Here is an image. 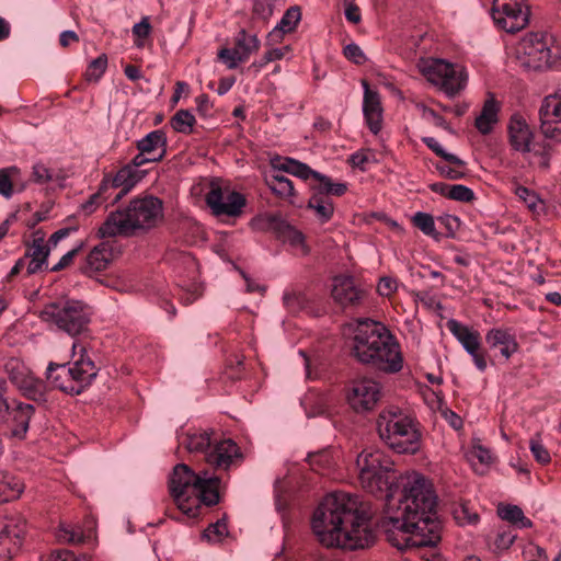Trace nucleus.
<instances>
[{
  "mask_svg": "<svg viewBox=\"0 0 561 561\" xmlns=\"http://www.w3.org/2000/svg\"><path fill=\"white\" fill-rule=\"evenodd\" d=\"M244 61L259 50L260 41L255 34H249L245 30H240L234 38V47Z\"/></svg>",
  "mask_w": 561,
  "mask_h": 561,
  "instance_id": "obj_34",
  "label": "nucleus"
},
{
  "mask_svg": "<svg viewBox=\"0 0 561 561\" xmlns=\"http://www.w3.org/2000/svg\"><path fill=\"white\" fill-rule=\"evenodd\" d=\"M497 514L503 520H507L518 528H529L533 523L524 515L523 510L517 505H499Z\"/></svg>",
  "mask_w": 561,
  "mask_h": 561,
  "instance_id": "obj_38",
  "label": "nucleus"
},
{
  "mask_svg": "<svg viewBox=\"0 0 561 561\" xmlns=\"http://www.w3.org/2000/svg\"><path fill=\"white\" fill-rule=\"evenodd\" d=\"M58 538L65 542L79 545L84 541V535L79 527L61 525L58 529Z\"/></svg>",
  "mask_w": 561,
  "mask_h": 561,
  "instance_id": "obj_47",
  "label": "nucleus"
},
{
  "mask_svg": "<svg viewBox=\"0 0 561 561\" xmlns=\"http://www.w3.org/2000/svg\"><path fill=\"white\" fill-rule=\"evenodd\" d=\"M539 116L542 135L561 141V94L547 95L540 105Z\"/></svg>",
  "mask_w": 561,
  "mask_h": 561,
  "instance_id": "obj_20",
  "label": "nucleus"
},
{
  "mask_svg": "<svg viewBox=\"0 0 561 561\" xmlns=\"http://www.w3.org/2000/svg\"><path fill=\"white\" fill-rule=\"evenodd\" d=\"M163 217V202L159 197L137 196L126 207L110 213L98 234L100 238L131 237L156 228Z\"/></svg>",
  "mask_w": 561,
  "mask_h": 561,
  "instance_id": "obj_5",
  "label": "nucleus"
},
{
  "mask_svg": "<svg viewBox=\"0 0 561 561\" xmlns=\"http://www.w3.org/2000/svg\"><path fill=\"white\" fill-rule=\"evenodd\" d=\"M278 170L305 181L311 178L313 180L312 183H322L323 181L321 178H329L325 174L312 170L308 164L293 158H286L284 162L279 164Z\"/></svg>",
  "mask_w": 561,
  "mask_h": 561,
  "instance_id": "obj_32",
  "label": "nucleus"
},
{
  "mask_svg": "<svg viewBox=\"0 0 561 561\" xmlns=\"http://www.w3.org/2000/svg\"><path fill=\"white\" fill-rule=\"evenodd\" d=\"M471 461L474 463V460H478L481 465H490L493 460L491 451L482 446H477L471 451Z\"/></svg>",
  "mask_w": 561,
  "mask_h": 561,
  "instance_id": "obj_60",
  "label": "nucleus"
},
{
  "mask_svg": "<svg viewBox=\"0 0 561 561\" xmlns=\"http://www.w3.org/2000/svg\"><path fill=\"white\" fill-rule=\"evenodd\" d=\"M278 237L283 238L285 242L297 249L301 255H307L309 253V248L306 244L302 232L290 226L288 222H286V228H284L283 232Z\"/></svg>",
  "mask_w": 561,
  "mask_h": 561,
  "instance_id": "obj_41",
  "label": "nucleus"
},
{
  "mask_svg": "<svg viewBox=\"0 0 561 561\" xmlns=\"http://www.w3.org/2000/svg\"><path fill=\"white\" fill-rule=\"evenodd\" d=\"M137 149L156 162L161 161L167 153V136L161 129H156L147 134L137 141Z\"/></svg>",
  "mask_w": 561,
  "mask_h": 561,
  "instance_id": "obj_28",
  "label": "nucleus"
},
{
  "mask_svg": "<svg viewBox=\"0 0 561 561\" xmlns=\"http://www.w3.org/2000/svg\"><path fill=\"white\" fill-rule=\"evenodd\" d=\"M69 364H54L49 363L46 369L47 380L59 390L68 393V390L65 388L66 385H72V377L68 375Z\"/></svg>",
  "mask_w": 561,
  "mask_h": 561,
  "instance_id": "obj_36",
  "label": "nucleus"
},
{
  "mask_svg": "<svg viewBox=\"0 0 561 561\" xmlns=\"http://www.w3.org/2000/svg\"><path fill=\"white\" fill-rule=\"evenodd\" d=\"M21 174L22 171L16 165L0 169V195L10 199L14 194V183Z\"/></svg>",
  "mask_w": 561,
  "mask_h": 561,
  "instance_id": "obj_39",
  "label": "nucleus"
},
{
  "mask_svg": "<svg viewBox=\"0 0 561 561\" xmlns=\"http://www.w3.org/2000/svg\"><path fill=\"white\" fill-rule=\"evenodd\" d=\"M286 220L280 215L265 214L252 219L251 226L257 231H272L279 236L286 228Z\"/></svg>",
  "mask_w": 561,
  "mask_h": 561,
  "instance_id": "obj_35",
  "label": "nucleus"
},
{
  "mask_svg": "<svg viewBox=\"0 0 561 561\" xmlns=\"http://www.w3.org/2000/svg\"><path fill=\"white\" fill-rule=\"evenodd\" d=\"M360 485L375 496L385 497L390 506L397 479L394 462L382 450L366 448L356 459Z\"/></svg>",
  "mask_w": 561,
  "mask_h": 561,
  "instance_id": "obj_6",
  "label": "nucleus"
},
{
  "mask_svg": "<svg viewBox=\"0 0 561 561\" xmlns=\"http://www.w3.org/2000/svg\"><path fill=\"white\" fill-rule=\"evenodd\" d=\"M364 88L363 114L369 130L377 135L381 129L382 106L379 93L371 90L366 80L362 81Z\"/></svg>",
  "mask_w": 561,
  "mask_h": 561,
  "instance_id": "obj_24",
  "label": "nucleus"
},
{
  "mask_svg": "<svg viewBox=\"0 0 561 561\" xmlns=\"http://www.w3.org/2000/svg\"><path fill=\"white\" fill-rule=\"evenodd\" d=\"M491 15L494 23L507 33L519 32L529 22V9L524 0H494Z\"/></svg>",
  "mask_w": 561,
  "mask_h": 561,
  "instance_id": "obj_15",
  "label": "nucleus"
},
{
  "mask_svg": "<svg viewBox=\"0 0 561 561\" xmlns=\"http://www.w3.org/2000/svg\"><path fill=\"white\" fill-rule=\"evenodd\" d=\"M515 194L534 214H538L542 209V201L534 191H530L526 186L517 185Z\"/></svg>",
  "mask_w": 561,
  "mask_h": 561,
  "instance_id": "obj_45",
  "label": "nucleus"
},
{
  "mask_svg": "<svg viewBox=\"0 0 561 561\" xmlns=\"http://www.w3.org/2000/svg\"><path fill=\"white\" fill-rule=\"evenodd\" d=\"M370 517L366 504L357 495L332 492L314 510L311 528L318 540L328 548L366 549L376 541Z\"/></svg>",
  "mask_w": 561,
  "mask_h": 561,
  "instance_id": "obj_1",
  "label": "nucleus"
},
{
  "mask_svg": "<svg viewBox=\"0 0 561 561\" xmlns=\"http://www.w3.org/2000/svg\"><path fill=\"white\" fill-rule=\"evenodd\" d=\"M82 248V244L78 245L77 248L68 251L67 253H65L60 260L58 261L57 264H55L50 271L51 272H58V271H61L64 270L65 267H67L68 265H70V263L72 262L73 257L77 255V253L80 251V249Z\"/></svg>",
  "mask_w": 561,
  "mask_h": 561,
  "instance_id": "obj_63",
  "label": "nucleus"
},
{
  "mask_svg": "<svg viewBox=\"0 0 561 561\" xmlns=\"http://www.w3.org/2000/svg\"><path fill=\"white\" fill-rule=\"evenodd\" d=\"M322 183H310L311 196L308 201V209L312 210L320 224L329 222L334 215L332 196H342L347 191V184L333 182L331 178H321Z\"/></svg>",
  "mask_w": 561,
  "mask_h": 561,
  "instance_id": "obj_13",
  "label": "nucleus"
},
{
  "mask_svg": "<svg viewBox=\"0 0 561 561\" xmlns=\"http://www.w3.org/2000/svg\"><path fill=\"white\" fill-rule=\"evenodd\" d=\"M72 362L69 364L68 375L72 377V385L68 383L65 388L68 394L75 396L82 393L98 376V368L94 362L88 356L85 346L80 342H73Z\"/></svg>",
  "mask_w": 561,
  "mask_h": 561,
  "instance_id": "obj_14",
  "label": "nucleus"
},
{
  "mask_svg": "<svg viewBox=\"0 0 561 561\" xmlns=\"http://www.w3.org/2000/svg\"><path fill=\"white\" fill-rule=\"evenodd\" d=\"M301 19V11L299 7H290L286 10L280 21L274 27V30L268 34V37L277 38L282 37L283 34L289 33L295 30L297 24Z\"/></svg>",
  "mask_w": 561,
  "mask_h": 561,
  "instance_id": "obj_33",
  "label": "nucleus"
},
{
  "mask_svg": "<svg viewBox=\"0 0 561 561\" xmlns=\"http://www.w3.org/2000/svg\"><path fill=\"white\" fill-rule=\"evenodd\" d=\"M228 535V527L225 520H217L210 524L203 533L208 541L219 542Z\"/></svg>",
  "mask_w": 561,
  "mask_h": 561,
  "instance_id": "obj_49",
  "label": "nucleus"
},
{
  "mask_svg": "<svg viewBox=\"0 0 561 561\" xmlns=\"http://www.w3.org/2000/svg\"><path fill=\"white\" fill-rule=\"evenodd\" d=\"M510 145L518 152L526 153L531 150L533 131L520 114L512 115L508 123Z\"/></svg>",
  "mask_w": 561,
  "mask_h": 561,
  "instance_id": "obj_25",
  "label": "nucleus"
},
{
  "mask_svg": "<svg viewBox=\"0 0 561 561\" xmlns=\"http://www.w3.org/2000/svg\"><path fill=\"white\" fill-rule=\"evenodd\" d=\"M147 171H135L127 164L123 165L115 174L105 173L103 175V186L111 191L119 188V192L113 197L112 204L119 202L127 195L145 176Z\"/></svg>",
  "mask_w": 561,
  "mask_h": 561,
  "instance_id": "obj_21",
  "label": "nucleus"
},
{
  "mask_svg": "<svg viewBox=\"0 0 561 561\" xmlns=\"http://www.w3.org/2000/svg\"><path fill=\"white\" fill-rule=\"evenodd\" d=\"M421 73L448 98L459 94L467 85L468 75L463 67L444 59L422 58L417 62Z\"/></svg>",
  "mask_w": 561,
  "mask_h": 561,
  "instance_id": "obj_10",
  "label": "nucleus"
},
{
  "mask_svg": "<svg viewBox=\"0 0 561 561\" xmlns=\"http://www.w3.org/2000/svg\"><path fill=\"white\" fill-rule=\"evenodd\" d=\"M422 141L438 157L449 164H462V160L454 153L447 152L434 137H423Z\"/></svg>",
  "mask_w": 561,
  "mask_h": 561,
  "instance_id": "obj_46",
  "label": "nucleus"
},
{
  "mask_svg": "<svg viewBox=\"0 0 561 561\" xmlns=\"http://www.w3.org/2000/svg\"><path fill=\"white\" fill-rule=\"evenodd\" d=\"M523 65L533 70L552 67L561 59V39L549 33H530L522 42Z\"/></svg>",
  "mask_w": 561,
  "mask_h": 561,
  "instance_id": "obj_12",
  "label": "nucleus"
},
{
  "mask_svg": "<svg viewBox=\"0 0 561 561\" xmlns=\"http://www.w3.org/2000/svg\"><path fill=\"white\" fill-rule=\"evenodd\" d=\"M413 298L414 301L423 304L428 309L435 306L439 309L442 308L440 302H438L436 298L427 291H415L413 293Z\"/></svg>",
  "mask_w": 561,
  "mask_h": 561,
  "instance_id": "obj_62",
  "label": "nucleus"
},
{
  "mask_svg": "<svg viewBox=\"0 0 561 561\" xmlns=\"http://www.w3.org/2000/svg\"><path fill=\"white\" fill-rule=\"evenodd\" d=\"M112 192L108 187L103 186V179L99 185L98 191L92 194L88 201L81 204L80 209L85 215L94 213L103 203L111 198Z\"/></svg>",
  "mask_w": 561,
  "mask_h": 561,
  "instance_id": "obj_40",
  "label": "nucleus"
},
{
  "mask_svg": "<svg viewBox=\"0 0 561 561\" xmlns=\"http://www.w3.org/2000/svg\"><path fill=\"white\" fill-rule=\"evenodd\" d=\"M92 316V308L78 299L48 304L41 312L44 322L71 337L85 336L89 333Z\"/></svg>",
  "mask_w": 561,
  "mask_h": 561,
  "instance_id": "obj_8",
  "label": "nucleus"
},
{
  "mask_svg": "<svg viewBox=\"0 0 561 561\" xmlns=\"http://www.w3.org/2000/svg\"><path fill=\"white\" fill-rule=\"evenodd\" d=\"M455 518L461 525H474L479 520V515L477 513L470 512L468 506L461 505L458 510L455 511Z\"/></svg>",
  "mask_w": 561,
  "mask_h": 561,
  "instance_id": "obj_57",
  "label": "nucleus"
},
{
  "mask_svg": "<svg viewBox=\"0 0 561 561\" xmlns=\"http://www.w3.org/2000/svg\"><path fill=\"white\" fill-rule=\"evenodd\" d=\"M401 493L398 500L393 497L388 513L405 517L396 523L412 525V520L420 522L430 534H440V525L436 516L437 497L432 482L419 472H410L400 477Z\"/></svg>",
  "mask_w": 561,
  "mask_h": 561,
  "instance_id": "obj_3",
  "label": "nucleus"
},
{
  "mask_svg": "<svg viewBox=\"0 0 561 561\" xmlns=\"http://www.w3.org/2000/svg\"><path fill=\"white\" fill-rule=\"evenodd\" d=\"M352 354L362 364L386 373L396 374L403 367L400 345L382 323L369 318L358 319Z\"/></svg>",
  "mask_w": 561,
  "mask_h": 561,
  "instance_id": "obj_2",
  "label": "nucleus"
},
{
  "mask_svg": "<svg viewBox=\"0 0 561 561\" xmlns=\"http://www.w3.org/2000/svg\"><path fill=\"white\" fill-rule=\"evenodd\" d=\"M516 537L517 535L511 528L499 529L494 540L495 549L499 551L507 550L513 545Z\"/></svg>",
  "mask_w": 561,
  "mask_h": 561,
  "instance_id": "obj_52",
  "label": "nucleus"
},
{
  "mask_svg": "<svg viewBox=\"0 0 561 561\" xmlns=\"http://www.w3.org/2000/svg\"><path fill=\"white\" fill-rule=\"evenodd\" d=\"M34 411V405L28 403H19L15 408L9 409L5 422L13 437L19 439L25 437Z\"/></svg>",
  "mask_w": 561,
  "mask_h": 561,
  "instance_id": "obj_26",
  "label": "nucleus"
},
{
  "mask_svg": "<svg viewBox=\"0 0 561 561\" xmlns=\"http://www.w3.org/2000/svg\"><path fill=\"white\" fill-rule=\"evenodd\" d=\"M485 341L491 348L500 347L501 354L508 359L518 350L515 335L507 329L493 328L485 334Z\"/></svg>",
  "mask_w": 561,
  "mask_h": 561,
  "instance_id": "obj_29",
  "label": "nucleus"
},
{
  "mask_svg": "<svg viewBox=\"0 0 561 561\" xmlns=\"http://www.w3.org/2000/svg\"><path fill=\"white\" fill-rule=\"evenodd\" d=\"M56 179L54 170L48 168L43 161H36L32 165L31 181L34 184L47 185Z\"/></svg>",
  "mask_w": 561,
  "mask_h": 561,
  "instance_id": "obj_43",
  "label": "nucleus"
},
{
  "mask_svg": "<svg viewBox=\"0 0 561 561\" xmlns=\"http://www.w3.org/2000/svg\"><path fill=\"white\" fill-rule=\"evenodd\" d=\"M195 122L194 115L188 110H180L171 118V126L178 133L190 135Z\"/></svg>",
  "mask_w": 561,
  "mask_h": 561,
  "instance_id": "obj_42",
  "label": "nucleus"
},
{
  "mask_svg": "<svg viewBox=\"0 0 561 561\" xmlns=\"http://www.w3.org/2000/svg\"><path fill=\"white\" fill-rule=\"evenodd\" d=\"M379 438L397 454H415L421 447V433L414 419L399 408L383 409L377 419Z\"/></svg>",
  "mask_w": 561,
  "mask_h": 561,
  "instance_id": "obj_7",
  "label": "nucleus"
},
{
  "mask_svg": "<svg viewBox=\"0 0 561 561\" xmlns=\"http://www.w3.org/2000/svg\"><path fill=\"white\" fill-rule=\"evenodd\" d=\"M220 479L207 471L196 473L185 463H178L169 478V490L178 508L187 517L199 515L202 505L219 502Z\"/></svg>",
  "mask_w": 561,
  "mask_h": 561,
  "instance_id": "obj_4",
  "label": "nucleus"
},
{
  "mask_svg": "<svg viewBox=\"0 0 561 561\" xmlns=\"http://www.w3.org/2000/svg\"><path fill=\"white\" fill-rule=\"evenodd\" d=\"M113 260V249L108 242L95 245L87 255L80 270L85 275L104 271Z\"/></svg>",
  "mask_w": 561,
  "mask_h": 561,
  "instance_id": "obj_27",
  "label": "nucleus"
},
{
  "mask_svg": "<svg viewBox=\"0 0 561 561\" xmlns=\"http://www.w3.org/2000/svg\"><path fill=\"white\" fill-rule=\"evenodd\" d=\"M24 490V483L16 477L4 473L0 479V503L18 499Z\"/></svg>",
  "mask_w": 561,
  "mask_h": 561,
  "instance_id": "obj_37",
  "label": "nucleus"
},
{
  "mask_svg": "<svg viewBox=\"0 0 561 561\" xmlns=\"http://www.w3.org/2000/svg\"><path fill=\"white\" fill-rule=\"evenodd\" d=\"M205 201L211 213L217 217H237L242 213L247 203L244 195L229 187H221L216 181L210 183Z\"/></svg>",
  "mask_w": 561,
  "mask_h": 561,
  "instance_id": "obj_17",
  "label": "nucleus"
},
{
  "mask_svg": "<svg viewBox=\"0 0 561 561\" xmlns=\"http://www.w3.org/2000/svg\"><path fill=\"white\" fill-rule=\"evenodd\" d=\"M266 185L272 193L278 198L294 205L296 199V191L294 183L288 178L276 173L265 178Z\"/></svg>",
  "mask_w": 561,
  "mask_h": 561,
  "instance_id": "obj_31",
  "label": "nucleus"
},
{
  "mask_svg": "<svg viewBox=\"0 0 561 561\" xmlns=\"http://www.w3.org/2000/svg\"><path fill=\"white\" fill-rule=\"evenodd\" d=\"M275 5L272 1L254 0L253 12L257 18L267 20L273 15Z\"/></svg>",
  "mask_w": 561,
  "mask_h": 561,
  "instance_id": "obj_56",
  "label": "nucleus"
},
{
  "mask_svg": "<svg viewBox=\"0 0 561 561\" xmlns=\"http://www.w3.org/2000/svg\"><path fill=\"white\" fill-rule=\"evenodd\" d=\"M381 396V385L368 377L352 380L346 391L347 403L356 413L373 411Z\"/></svg>",
  "mask_w": 561,
  "mask_h": 561,
  "instance_id": "obj_16",
  "label": "nucleus"
},
{
  "mask_svg": "<svg viewBox=\"0 0 561 561\" xmlns=\"http://www.w3.org/2000/svg\"><path fill=\"white\" fill-rule=\"evenodd\" d=\"M529 449L537 462L541 465H547L550 462V454L548 449L543 446L539 434H536L529 440Z\"/></svg>",
  "mask_w": 561,
  "mask_h": 561,
  "instance_id": "obj_48",
  "label": "nucleus"
},
{
  "mask_svg": "<svg viewBox=\"0 0 561 561\" xmlns=\"http://www.w3.org/2000/svg\"><path fill=\"white\" fill-rule=\"evenodd\" d=\"M106 68L107 56L105 54H101L88 65L84 73L85 80L89 82H98L104 75Z\"/></svg>",
  "mask_w": 561,
  "mask_h": 561,
  "instance_id": "obj_44",
  "label": "nucleus"
},
{
  "mask_svg": "<svg viewBox=\"0 0 561 561\" xmlns=\"http://www.w3.org/2000/svg\"><path fill=\"white\" fill-rule=\"evenodd\" d=\"M449 199L462 202V203H469L474 199V193L473 191L462 184H451L450 191H449Z\"/></svg>",
  "mask_w": 561,
  "mask_h": 561,
  "instance_id": "obj_53",
  "label": "nucleus"
},
{
  "mask_svg": "<svg viewBox=\"0 0 561 561\" xmlns=\"http://www.w3.org/2000/svg\"><path fill=\"white\" fill-rule=\"evenodd\" d=\"M25 245L26 275L31 276L47 267L50 245L46 243L45 233L42 230H36L33 233L32 243H25Z\"/></svg>",
  "mask_w": 561,
  "mask_h": 561,
  "instance_id": "obj_22",
  "label": "nucleus"
},
{
  "mask_svg": "<svg viewBox=\"0 0 561 561\" xmlns=\"http://www.w3.org/2000/svg\"><path fill=\"white\" fill-rule=\"evenodd\" d=\"M405 517L388 513L382 520L388 541L399 550L411 548L435 547L440 540V534H430L427 528H423L420 522L412 520V525H400L396 523Z\"/></svg>",
  "mask_w": 561,
  "mask_h": 561,
  "instance_id": "obj_9",
  "label": "nucleus"
},
{
  "mask_svg": "<svg viewBox=\"0 0 561 561\" xmlns=\"http://www.w3.org/2000/svg\"><path fill=\"white\" fill-rule=\"evenodd\" d=\"M500 104L490 96L485 100L480 114L476 117L474 126L482 135L492 131L494 125L499 121Z\"/></svg>",
  "mask_w": 561,
  "mask_h": 561,
  "instance_id": "obj_30",
  "label": "nucleus"
},
{
  "mask_svg": "<svg viewBox=\"0 0 561 561\" xmlns=\"http://www.w3.org/2000/svg\"><path fill=\"white\" fill-rule=\"evenodd\" d=\"M26 520L21 515L0 517V561H9L21 549Z\"/></svg>",
  "mask_w": 561,
  "mask_h": 561,
  "instance_id": "obj_18",
  "label": "nucleus"
},
{
  "mask_svg": "<svg viewBox=\"0 0 561 561\" xmlns=\"http://www.w3.org/2000/svg\"><path fill=\"white\" fill-rule=\"evenodd\" d=\"M446 327L463 350L471 356L477 369L484 371L488 367L486 354L482 348L479 331L456 319H449L446 322Z\"/></svg>",
  "mask_w": 561,
  "mask_h": 561,
  "instance_id": "obj_19",
  "label": "nucleus"
},
{
  "mask_svg": "<svg viewBox=\"0 0 561 561\" xmlns=\"http://www.w3.org/2000/svg\"><path fill=\"white\" fill-rule=\"evenodd\" d=\"M185 446L190 453L204 454L205 461L219 470H228L236 459L242 457L240 448L232 439H224L211 445L208 432L187 435Z\"/></svg>",
  "mask_w": 561,
  "mask_h": 561,
  "instance_id": "obj_11",
  "label": "nucleus"
},
{
  "mask_svg": "<svg viewBox=\"0 0 561 561\" xmlns=\"http://www.w3.org/2000/svg\"><path fill=\"white\" fill-rule=\"evenodd\" d=\"M218 58L229 68L236 69L241 62H244L243 58L238 54L234 48H222L218 51Z\"/></svg>",
  "mask_w": 561,
  "mask_h": 561,
  "instance_id": "obj_54",
  "label": "nucleus"
},
{
  "mask_svg": "<svg viewBox=\"0 0 561 561\" xmlns=\"http://www.w3.org/2000/svg\"><path fill=\"white\" fill-rule=\"evenodd\" d=\"M50 561H91L85 554L76 556L69 550H60L51 554Z\"/></svg>",
  "mask_w": 561,
  "mask_h": 561,
  "instance_id": "obj_61",
  "label": "nucleus"
},
{
  "mask_svg": "<svg viewBox=\"0 0 561 561\" xmlns=\"http://www.w3.org/2000/svg\"><path fill=\"white\" fill-rule=\"evenodd\" d=\"M196 108L201 116L207 117L210 115V110L213 107L209 96L207 94H201L195 99Z\"/></svg>",
  "mask_w": 561,
  "mask_h": 561,
  "instance_id": "obj_64",
  "label": "nucleus"
},
{
  "mask_svg": "<svg viewBox=\"0 0 561 561\" xmlns=\"http://www.w3.org/2000/svg\"><path fill=\"white\" fill-rule=\"evenodd\" d=\"M332 297L343 308L360 305L365 291L355 285L352 276L340 275L333 278Z\"/></svg>",
  "mask_w": 561,
  "mask_h": 561,
  "instance_id": "obj_23",
  "label": "nucleus"
},
{
  "mask_svg": "<svg viewBox=\"0 0 561 561\" xmlns=\"http://www.w3.org/2000/svg\"><path fill=\"white\" fill-rule=\"evenodd\" d=\"M414 226L419 228L426 236L435 234V222L432 215L423 211H417L412 219Z\"/></svg>",
  "mask_w": 561,
  "mask_h": 561,
  "instance_id": "obj_50",
  "label": "nucleus"
},
{
  "mask_svg": "<svg viewBox=\"0 0 561 561\" xmlns=\"http://www.w3.org/2000/svg\"><path fill=\"white\" fill-rule=\"evenodd\" d=\"M466 162L462 160V164H437L436 170L440 175L449 180H459L466 175Z\"/></svg>",
  "mask_w": 561,
  "mask_h": 561,
  "instance_id": "obj_51",
  "label": "nucleus"
},
{
  "mask_svg": "<svg viewBox=\"0 0 561 561\" xmlns=\"http://www.w3.org/2000/svg\"><path fill=\"white\" fill-rule=\"evenodd\" d=\"M344 4L346 20L353 24H358L362 21V13L355 0H345Z\"/></svg>",
  "mask_w": 561,
  "mask_h": 561,
  "instance_id": "obj_59",
  "label": "nucleus"
},
{
  "mask_svg": "<svg viewBox=\"0 0 561 561\" xmlns=\"http://www.w3.org/2000/svg\"><path fill=\"white\" fill-rule=\"evenodd\" d=\"M344 56L356 65H363L366 61L364 51L355 43H351L344 47Z\"/></svg>",
  "mask_w": 561,
  "mask_h": 561,
  "instance_id": "obj_58",
  "label": "nucleus"
},
{
  "mask_svg": "<svg viewBox=\"0 0 561 561\" xmlns=\"http://www.w3.org/2000/svg\"><path fill=\"white\" fill-rule=\"evenodd\" d=\"M399 282L392 276H382L377 284V293L382 297H390L398 290Z\"/></svg>",
  "mask_w": 561,
  "mask_h": 561,
  "instance_id": "obj_55",
  "label": "nucleus"
}]
</instances>
